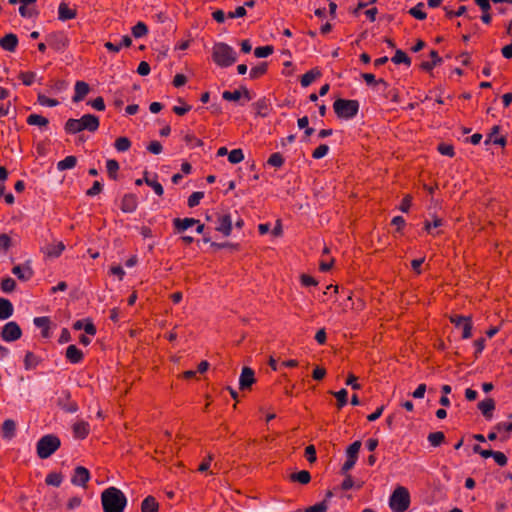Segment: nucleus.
I'll list each match as a JSON object with an SVG mask.
<instances>
[{
    "label": "nucleus",
    "instance_id": "nucleus-48",
    "mask_svg": "<svg viewBox=\"0 0 512 512\" xmlns=\"http://www.w3.org/2000/svg\"><path fill=\"white\" fill-rule=\"evenodd\" d=\"M329 152V147L328 145L326 144H321L319 147H317L313 153H312V157L314 159H321L323 157H325Z\"/></svg>",
    "mask_w": 512,
    "mask_h": 512
},
{
    "label": "nucleus",
    "instance_id": "nucleus-43",
    "mask_svg": "<svg viewBox=\"0 0 512 512\" xmlns=\"http://www.w3.org/2000/svg\"><path fill=\"white\" fill-rule=\"evenodd\" d=\"M16 287V282L11 277H6L2 280L1 290L4 293H11Z\"/></svg>",
    "mask_w": 512,
    "mask_h": 512
},
{
    "label": "nucleus",
    "instance_id": "nucleus-9",
    "mask_svg": "<svg viewBox=\"0 0 512 512\" xmlns=\"http://www.w3.org/2000/svg\"><path fill=\"white\" fill-rule=\"evenodd\" d=\"M215 229L224 236H229L232 230V218L230 214H215Z\"/></svg>",
    "mask_w": 512,
    "mask_h": 512
},
{
    "label": "nucleus",
    "instance_id": "nucleus-29",
    "mask_svg": "<svg viewBox=\"0 0 512 512\" xmlns=\"http://www.w3.org/2000/svg\"><path fill=\"white\" fill-rule=\"evenodd\" d=\"M77 163V158L75 156H67L63 160L57 163V169L59 171H64L67 169H72L75 167Z\"/></svg>",
    "mask_w": 512,
    "mask_h": 512
},
{
    "label": "nucleus",
    "instance_id": "nucleus-19",
    "mask_svg": "<svg viewBox=\"0 0 512 512\" xmlns=\"http://www.w3.org/2000/svg\"><path fill=\"white\" fill-rule=\"evenodd\" d=\"M197 223H198V220H196L194 218H184V219L175 218L173 220V224L179 233L184 232L185 230L194 226Z\"/></svg>",
    "mask_w": 512,
    "mask_h": 512
},
{
    "label": "nucleus",
    "instance_id": "nucleus-56",
    "mask_svg": "<svg viewBox=\"0 0 512 512\" xmlns=\"http://www.w3.org/2000/svg\"><path fill=\"white\" fill-rule=\"evenodd\" d=\"M11 246V239L7 234H0V251H7Z\"/></svg>",
    "mask_w": 512,
    "mask_h": 512
},
{
    "label": "nucleus",
    "instance_id": "nucleus-10",
    "mask_svg": "<svg viewBox=\"0 0 512 512\" xmlns=\"http://www.w3.org/2000/svg\"><path fill=\"white\" fill-rule=\"evenodd\" d=\"M89 479V471L85 467L78 466L74 470V475L71 478V482L76 486H85Z\"/></svg>",
    "mask_w": 512,
    "mask_h": 512
},
{
    "label": "nucleus",
    "instance_id": "nucleus-23",
    "mask_svg": "<svg viewBox=\"0 0 512 512\" xmlns=\"http://www.w3.org/2000/svg\"><path fill=\"white\" fill-rule=\"evenodd\" d=\"M33 323L36 327L42 328V336L44 338L49 337V323L50 320L48 317L42 316V317H35L33 320Z\"/></svg>",
    "mask_w": 512,
    "mask_h": 512
},
{
    "label": "nucleus",
    "instance_id": "nucleus-64",
    "mask_svg": "<svg viewBox=\"0 0 512 512\" xmlns=\"http://www.w3.org/2000/svg\"><path fill=\"white\" fill-rule=\"evenodd\" d=\"M137 72L141 76L148 75L150 73V65L145 61L140 62L139 66L137 68Z\"/></svg>",
    "mask_w": 512,
    "mask_h": 512
},
{
    "label": "nucleus",
    "instance_id": "nucleus-58",
    "mask_svg": "<svg viewBox=\"0 0 512 512\" xmlns=\"http://www.w3.org/2000/svg\"><path fill=\"white\" fill-rule=\"evenodd\" d=\"M493 458L499 466H505L507 464V457L502 452L494 451Z\"/></svg>",
    "mask_w": 512,
    "mask_h": 512
},
{
    "label": "nucleus",
    "instance_id": "nucleus-63",
    "mask_svg": "<svg viewBox=\"0 0 512 512\" xmlns=\"http://www.w3.org/2000/svg\"><path fill=\"white\" fill-rule=\"evenodd\" d=\"M102 190V184L99 181H95L92 185V187L87 191L88 196H95Z\"/></svg>",
    "mask_w": 512,
    "mask_h": 512
},
{
    "label": "nucleus",
    "instance_id": "nucleus-46",
    "mask_svg": "<svg viewBox=\"0 0 512 512\" xmlns=\"http://www.w3.org/2000/svg\"><path fill=\"white\" fill-rule=\"evenodd\" d=\"M204 197V193L203 192H200V191H197V192H193L189 198H188V201H187V204L190 208H193L195 206H197L200 202V200Z\"/></svg>",
    "mask_w": 512,
    "mask_h": 512
},
{
    "label": "nucleus",
    "instance_id": "nucleus-30",
    "mask_svg": "<svg viewBox=\"0 0 512 512\" xmlns=\"http://www.w3.org/2000/svg\"><path fill=\"white\" fill-rule=\"evenodd\" d=\"M320 76L321 72L319 70H310L301 77V85L303 87H308L317 77Z\"/></svg>",
    "mask_w": 512,
    "mask_h": 512
},
{
    "label": "nucleus",
    "instance_id": "nucleus-33",
    "mask_svg": "<svg viewBox=\"0 0 512 512\" xmlns=\"http://www.w3.org/2000/svg\"><path fill=\"white\" fill-rule=\"evenodd\" d=\"M423 8L424 3L419 2L416 6L409 10V14L418 20H424L427 17V14L422 10Z\"/></svg>",
    "mask_w": 512,
    "mask_h": 512
},
{
    "label": "nucleus",
    "instance_id": "nucleus-55",
    "mask_svg": "<svg viewBox=\"0 0 512 512\" xmlns=\"http://www.w3.org/2000/svg\"><path fill=\"white\" fill-rule=\"evenodd\" d=\"M147 150L152 154L158 155L162 152L163 147L159 141L154 140L147 146Z\"/></svg>",
    "mask_w": 512,
    "mask_h": 512
},
{
    "label": "nucleus",
    "instance_id": "nucleus-61",
    "mask_svg": "<svg viewBox=\"0 0 512 512\" xmlns=\"http://www.w3.org/2000/svg\"><path fill=\"white\" fill-rule=\"evenodd\" d=\"M356 461H357V459L347 458V460L345 461V463L343 464V466L341 468V473L343 475H346L348 473V471H350L354 467V465L356 464Z\"/></svg>",
    "mask_w": 512,
    "mask_h": 512
},
{
    "label": "nucleus",
    "instance_id": "nucleus-60",
    "mask_svg": "<svg viewBox=\"0 0 512 512\" xmlns=\"http://www.w3.org/2000/svg\"><path fill=\"white\" fill-rule=\"evenodd\" d=\"M147 185L150 186L158 196H162L164 193L163 186L156 180L147 181Z\"/></svg>",
    "mask_w": 512,
    "mask_h": 512
},
{
    "label": "nucleus",
    "instance_id": "nucleus-39",
    "mask_svg": "<svg viewBox=\"0 0 512 512\" xmlns=\"http://www.w3.org/2000/svg\"><path fill=\"white\" fill-rule=\"evenodd\" d=\"M427 439L432 446L437 447L444 441L445 435L443 432H433L428 435Z\"/></svg>",
    "mask_w": 512,
    "mask_h": 512
},
{
    "label": "nucleus",
    "instance_id": "nucleus-62",
    "mask_svg": "<svg viewBox=\"0 0 512 512\" xmlns=\"http://www.w3.org/2000/svg\"><path fill=\"white\" fill-rule=\"evenodd\" d=\"M467 319H470V316H462V315H456V316H452L450 318V321L456 326V327H461L464 322H466Z\"/></svg>",
    "mask_w": 512,
    "mask_h": 512
},
{
    "label": "nucleus",
    "instance_id": "nucleus-11",
    "mask_svg": "<svg viewBox=\"0 0 512 512\" xmlns=\"http://www.w3.org/2000/svg\"><path fill=\"white\" fill-rule=\"evenodd\" d=\"M255 382L254 371L249 367H244L239 377L240 389H248Z\"/></svg>",
    "mask_w": 512,
    "mask_h": 512
},
{
    "label": "nucleus",
    "instance_id": "nucleus-36",
    "mask_svg": "<svg viewBox=\"0 0 512 512\" xmlns=\"http://www.w3.org/2000/svg\"><path fill=\"white\" fill-rule=\"evenodd\" d=\"M361 441L357 440L353 442L347 449H346V456L347 458H354L358 459V453L361 448Z\"/></svg>",
    "mask_w": 512,
    "mask_h": 512
},
{
    "label": "nucleus",
    "instance_id": "nucleus-2",
    "mask_svg": "<svg viewBox=\"0 0 512 512\" xmlns=\"http://www.w3.org/2000/svg\"><path fill=\"white\" fill-rule=\"evenodd\" d=\"M99 118L93 114H85L80 119H69L65 123V131L76 134L83 130L95 132L99 128Z\"/></svg>",
    "mask_w": 512,
    "mask_h": 512
},
{
    "label": "nucleus",
    "instance_id": "nucleus-15",
    "mask_svg": "<svg viewBox=\"0 0 512 512\" xmlns=\"http://www.w3.org/2000/svg\"><path fill=\"white\" fill-rule=\"evenodd\" d=\"M14 313V307L10 300L0 297V320L9 319Z\"/></svg>",
    "mask_w": 512,
    "mask_h": 512
},
{
    "label": "nucleus",
    "instance_id": "nucleus-21",
    "mask_svg": "<svg viewBox=\"0 0 512 512\" xmlns=\"http://www.w3.org/2000/svg\"><path fill=\"white\" fill-rule=\"evenodd\" d=\"M16 423L12 419H7L2 424V436L4 439H12L15 436Z\"/></svg>",
    "mask_w": 512,
    "mask_h": 512
},
{
    "label": "nucleus",
    "instance_id": "nucleus-45",
    "mask_svg": "<svg viewBox=\"0 0 512 512\" xmlns=\"http://www.w3.org/2000/svg\"><path fill=\"white\" fill-rule=\"evenodd\" d=\"M255 107H256V110H257V114L259 116L265 117L267 115L268 103H267V100L265 98L260 99L259 101H257L255 103Z\"/></svg>",
    "mask_w": 512,
    "mask_h": 512
},
{
    "label": "nucleus",
    "instance_id": "nucleus-1",
    "mask_svg": "<svg viewBox=\"0 0 512 512\" xmlns=\"http://www.w3.org/2000/svg\"><path fill=\"white\" fill-rule=\"evenodd\" d=\"M104 512H123L127 505L125 494L116 487H109L101 494Z\"/></svg>",
    "mask_w": 512,
    "mask_h": 512
},
{
    "label": "nucleus",
    "instance_id": "nucleus-34",
    "mask_svg": "<svg viewBox=\"0 0 512 512\" xmlns=\"http://www.w3.org/2000/svg\"><path fill=\"white\" fill-rule=\"evenodd\" d=\"M115 148L119 152H126L131 147V141L127 137H119L116 139Z\"/></svg>",
    "mask_w": 512,
    "mask_h": 512
},
{
    "label": "nucleus",
    "instance_id": "nucleus-6",
    "mask_svg": "<svg viewBox=\"0 0 512 512\" xmlns=\"http://www.w3.org/2000/svg\"><path fill=\"white\" fill-rule=\"evenodd\" d=\"M60 444V439L57 436L47 434L38 440L37 454L41 459H47L60 447Z\"/></svg>",
    "mask_w": 512,
    "mask_h": 512
},
{
    "label": "nucleus",
    "instance_id": "nucleus-42",
    "mask_svg": "<svg viewBox=\"0 0 512 512\" xmlns=\"http://www.w3.org/2000/svg\"><path fill=\"white\" fill-rule=\"evenodd\" d=\"M38 364V358L32 353L27 352L24 358V366L26 370H31Z\"/></svg>",
    "mask_w": 512,
    "mask_h": 512
},
{
    "label": "nucleus",
    "instance_id": "nucleus-24",
    "mask_svg": "<svg viewBox=\"0 0 512 512\" xmlns=\"http://www.w3.org/2000/svg\"><path fill=\"white\" fill-rule=\"evenodd\" d=\"M142 512H157L158 511V503L153 496H147L141 504Z\"/></svg>",
    "mask_w": 512,
    "mask_h": 512
},
{
    "label": "nucleus",
    "instance_id": "nucleus-20",
    "mask_svg": "<svg viewBox=\"0 0 512 512\" xmlns=\"http://www.w3.org/2000/svg\"><path fill=\"white\" fill-rule=\"evenodd\" d=\"M66 358L71 363L76 364L83 359V353L75 345H69L66 349Z\"/></svg>",
    "mask_w": 512,
    "mask_h": 512
},
{
    "label": "nucleus",
    "instance_id": "nucleus-13",
    "mask_svg": "<svg viewBox=\"0 0 512 512\" xmlns=\"http://www.w3.org/2000/svg\"><path fill=\"white\" fill-rule=\"evenodd\" d=\"M18 45V37L14 33L6 34L0 38V47L9 52H14Z\"/></svg>",
    "mask_w": 512,
    "mask_h": 512
},
{
    "label": "nucleus",
    "instance_id": "nucleus-14",
    "mask_svg": "<svg viewBox=\"0 0 512 512\" xmlns=\"http://www.w3.org/2000/svg\"><path fill=\"white\" fill-rule=\"evenodd\" d=\"M75 94L72 98L73 102H80L84 99V97L89 93L90 87L89 85L84 81H77L75 83Z\"/></svg>",
    "mask_w": 512,
    "mask_h": 512
},
{
    "label": "nucleus",
    "instance_id": "nucleus-4",
    "mask_svg": "<svg viewBox=\"0 0 512 512\" xmlns=\"http://www.w3.org/2000/svg\"><path fill=\"white\" fill-rule=\"evenodd\" d=\"M336 115L345 120L353 119L359 111V102L357 100H348L339 98L333 104Z\"/></svg>",
    "mask_w": 512,
    "mask_h": 512
},
{
    "label": "nucleus",
    "instance_id": "nucleus-16",
    "mask_svg": "<svg viewBox=\"0 0 512 512\" xmlns=\"http://www.w3.org/2000/svg\"><path fill=\"white\" fill-rule=\"evenodd\" d=\"M12 273L22 281L29 280L33 276V270L28 264L14 266Z\"/></svg>",
    "mask_w": 512,
    "mask_h": 512
},
{
    "label": "nucleus",
    "instance_id": "nucleus-47",
    "mask_svg": "<svg viewBox=\"0 0 512 512\" xmlns=\"http://www.w3.org/2000/svg\"><path fill=\"white\" fill-rule=\"evenodd\" d=\"M267 163L270 165V166H273V167H281L284 163V159L282 157V155L280 153H273Z\"/></svg>",
    "mask_w": 512,
    "mask_h": 512
},
{
    "label": "nucleus",
    "instance_id": "nucleus-35",
    "mask_svg": "<svg viewBox=\"0 0 512 512\" xmlns=\"http://www.w3.org/2000/svg\"><path fill=\"white\" fill-rule=\"evenodd\" d=\"M63 477L60 473L52 472L46 476L45 482L48 485L59 487L62 483Z\"/></svg>",
    "mask_w": 512,
    "mask_h": 512
},
{
    "label": "nucleus",
    "instance_id": "nucleus-26",
    "mask_svg": "<svg viewBox=\"0 0 512 512\" xmlns=\"http://www.w3.org/2000/svg\"><path fill=\"white\" fill-rule=\"evenodd\" d=\"M292 482H298L300 484H308L311 480V475L307 470H301L299 472L290 475Z\"/></svg>",
    "mask_w": 512,
    "mask_h": 512
},
{
    "label": "nucleus",
    "instance_id": "nucleus-22",
    "mask_svg": "<svg viewBox=\"0 0 512 512\" xmlns=\"http://www.w3.org/2000/svg\"><path fill=\"white\" fill-rule=\"evenodd\" d=\"M76 17L75 11L71 10L65 2H61L58 7V18L61 21H67Z\"/></svg>",
    "mask_w": 512,
    "mask_h": 512
},
{
    "label": "nucleus",
    "instance_id": "nucleus-18",
    "mask_svg": "<svg viewBox=\"0 0 512 512\" xmlns=\"http://www.w3.org/2000/svg\"><path fill=\"white\" fill-rule=\"evenodd\" d=\"M478 408L486 419H491L492 412L495 409V402L492 398H487L478 403Z\"/></svg>",
    "mask_w": 512,
    "mask_h": 512
},
{
    "label": "nucleus",
    "instance_id": "nucleus-31",
    "mask_svg": "<svg viewBox=\"0 0 512 512\" xmlns=\"http://www.w3.org/2000/svg\"><path fill=\"white\" fill-rule=\"evenodd\" d=\"M391 60L395 64H405L407 66L411 65V59L401 49H397L395 51V55L392 57Z\"/></svg>",
    "mask_w": 512,
    "mask_h": 512
},
{
    "label": "nucleus",
    "instance_id": "nucleus-40",
    "mask_svg": "<svg viewBox=\"0 0 512 512\" xmlns=\"http://www.w3.org/2000/svg\"><path fill=\"white\" fill-rule=\"evenodd\" d=\"M244 159V153L242 149H233L228 154V160L232 164H237L243 161Z\"/></svg>",
    "mask_w": 512,
    "mask_h": 512
},
{
    "label": "nucleus",
    "instance_id": "nucleus-7",
    "mask_svg": "<svg viewBox=\"0 0 512 512\" xmlns=\"http://www.w3.org/2000/svg\"><path fill=\"white\" fill-rule=\"evenodd\" d=\"M22 330L20 326L14 322H7L1 330V338L6 342H13L21 338Z\"/></svg>",
    "mask_w": 512,
    "mask_h": 512
},
{
    "label": "nucleus",
    "instance_id": "nucleus-27",
    "mask_svg": "<svg viewBox=\"0 0 512 512\" xmlns=\"http://www.w3.org/2000/svg\"><path fill=\"white\" fill-rule=\"evenodd\" d=\"M27 123L32 126H39V127H47L49 124V121L47 118L38 115V114H30L27 117Z\"/></svg>",
    "mask_w": 512,
    "mask_h": 512
},
{
    "label": "nucleus",
    "instance_id": "nucleus-54",
    "mask_svg": "<svg viewBox=\"0 0 512 512\" xmlns=\"http://www.w3.org/2000/svg\"><path fill=\"white\" fill-rule=\"evenodd\" d=\"M462 327V338L468 339L472 335V323L471 318L467 319L466 322L461 326Z\"/></svg>",
    "mask_w": 512,
    "mask_h": 512
},
{
    "label": "nucleus",
    "instance_id": "nucleus-44",
    "mask_svg": "<svg viewBox=\"0 0 512 512\" xmlns=\"http://www.w3.org/2000/svg\"><path fill=\"white\" fill-rule=\"evenodd\" d=\"M333 395L337 399V406L338 408H342L347 404V396L348 392L346 389H341L338 392H334Z\"/></svg>",
    "mask_w": 512,
    "mask_h": 512
},
{
    "label": "nucleus",
    "instance_id": "nucleus-53",
    "mask_svg": "<svg viewBox=\"0 0 512 512\" xmlns=\"http://www.w3.org/2000/svg\"><path fill=\"white\" fill-rule=\"evenodd\" d=\"M222 97L227 101H238L242 97V93L238 90H235L233 92L224 91L222 93Z\"/></svg>",
    "mask_w": 512,
    "mask_h": 512
},
{
    "label": "nucleus",
    "instance_id": "nucleus-25",
    "mask_svg": "<svg viewBox=\"0 0 512 512\" xmlns=\"http://www.w3.org/2000/svg\"><path fill=\"white\" fill-rule=\"evenodd\" d=\"M73 432L78 438H85L89 433V424L84 421L77 422L73 425Z\"/></svg>",
    "mask_w": 512,
    "mask_h": 512
},
{
    "label": "nucleus",
    "instance_id": "nucleus-28",
    "mask_svg": "<svg viewBox=\"0 0 512 512\" xmlns=\"http://www.w3.org/2000/svg\"><path fill=\"white\" fill-rule=\"evenodd\" d=\"M431 58H433V62H423L421 64V68L425 71H431L436 65L442 63L443 59L438 55L437 51L432 50L430 52Z\"/></svg>",
    "mask_w": 512,
    "mask_h": 512
},
{
    "label": "nucleus",
    "instance_id": "nucleus-17",
    "mask_svg": "<svg viewBox=\"0 0 512 512\" xmlns=\"http://www.w3.org/2000/svg\"><path fill=\"white\" fill-rule=\"evenodd\" d=\"M65 246L62 242L48 243L42 247V251L49 257H58Z\"/></svg>",
    "mask_w": 512,
    "mask_h": 512
},
{
    "label": "nucleus",
    "instance_id": "nucleus-12",
    "mask_svg": "<svg viewBox=\"0 0 512 512\" xmlns=\"http://www.w3.org/2000/svg\"><path fill=\"white\" fill-rule=\"evenodd\" d=\"M138 206L137 197L134 194H125L121 200V210L124 213H133Z\"/></svg>",
    "mask_w": 512,
    "mask_h": 512
},
{
    "label": "nucleus",
    "instance_id": "nucleus-3",
    "mask_svg": "<svg viewBox=\"0 0 512 512\" xmlns=\"http://www.w3.org/2000/svg\"><path fill=\"white\" fill-rule=\"evenodd\" d=\"M212 58L218 66L229 67L237 61V52L230 45L218 42L212 48Z\"/></svg>",
    "mask_w": 512,
    "mask_h": 512
},
{
    "label": "nucleus",
    "instance_id": "nucleus-57",
    "mask_svg": "<svg viewBox=\"0 0 512 512\" xmlns=\"http://www.w3.org/2000/svg\"><path fill=\"white\" fill-rule=\"evenodd\" d=\"M88 104L97 111L105 110V103L102 97H97L96 99L89 101Z\"/></svg>",
    "mask_w": 512,
    "mask_h": 512
},
{
    "label": "nucleus",
    "instance_id": "nucleus-8",
    "mask_svg": "<svg viewBox=\"0 0 512 512\" xmlns=\"http://www.w3.org/2000/svg\"><path fill=\"white\" fill-rule=\"evenodd\" d=\"M46 41L50 47L58 52L64 51L69 44V39L64 32H53L47 35Z\"/></svg>",
    "mask_w": 512,
    "mask_h": 512
},
{
    "label": "nucleus",
    "instance_id": "nucleus-49",
    "mask_svg": "<svg viewBox=\"0 0 512 512\" xmlns=\"http://www.w3.org/2000/svg\"><path fill=\"white\" fill-rule=\"evenodd\" d=\"M328 503L326 500H323L311 507H308L304 512H327Z\"/></svg>",
    "mask_w": 512,
    "mask_h": 512
},
{
    "label": "nucleus",
    "instance_id": "nucleus-32",
    "mask_svg": "<svg viewBox=\"0 0 512 512\" xmlns=\"http://www.w3.org/2000/svg\"><path fill=\"white\" fill-rule=\"evenodd\" d=\"M148 33V27L144 22L139 21L135 26L132 27V35L136 38H142Z\"/></svg>",
    "mask_w": 512,
    "mask_h": 512
},
{
    "label": "nucleus",
    "instance_id": "nucleus-50",
    "mask_svg": "<svg viewBox=\"0 0 512 512\" xmlns=\"http://www.w3.org/2000/svg\"><path fill=\"white\" fill-rule=\"evenodd\" d=\"M38 102L42 106H48V107H55V106H57L59 104L58 100L50 99V98L46 97L43 94H39L38 95Z\"/></svg>",
    "mask_w": 512,
    "mask_h": 512
},
{
    "label": "nucleus",
    "instance_id": "nucleus-52",
    "mask_svg": "<svg viewBox=\"0 0 512 512\" xmlns=\"http://www.w3.org/2000/svg\"><path fill=\"white\" fill-rule=\"evenodd\" d=\"M19 76L22 79L24 85L30 86V85H32V83L34 82V80L36 78V73H34V72H21Z\"/></svg>",
    "mask_w": 512,
    "mask_h": 512
},
{
    "label": "nucleus",
    "instance_id": "nucleus-38",
    "mask_svg": "<svg viewBox=\"0 0 512 512\" xmlns=\"http://www.w3.org/2000/svg\"><path fill=\"white\" fill-rule=\"evenodd\" d=\"M273 51H274V48L271 45L260 46L254 50V55L257 58H266V57L270 56L273 53Z\"/></svg>",
    "mask_w": 512,
    "mask_h": 512
},
{
    "label": "nucleus",
    "instance_id": "nucleus-51",
    "mask_svg": "<svg viewBox=\"0 0 512 512\" xmlns=\"http://www.w3.org/2000/svg\"><path fill=\"white\" fill-rule=\"evenodd\" d=\"M438 151L445 156L453 157L454 156V148L452 145L446 143H440L438 145Z\"/></svg>",
    "mask_w": 512,
    "mask_h": 512
},
{
    "label": "nucleus",
    "instance_id": "nucleus-5",
    "mask_svg": "<svg viewBox=\"0 0 512 512\" xmlns=\"http://www.w3.org/2000/svg\"><path fill=\"white\" fill-rule=\"evenodd\" d=\"M410 505V494L407 488L398 486L389 498V507L393 512H404Z\"/></svg>",
    "mask_w": 512,
    "mask_h": 512
},
{
    "label": "nucleus",
    "instance_id": "nucleus-59",
    "mask_svg": "<svg viewBox=\"0 0 512 512\" xmlns=\"http://www.w3.org/2000/svg\"><path fill=\"white\" fill-rule=\"evenodd\" d=\"M305 455L307 457V460L310 462V463H313L316 461V449L313 445H309L306 447L305 449Z\"/></svg>",
    "mask_w": 512,
    "mask_h": 512
},
{
    "label": "nucleus",
    "instance_id": "nucleus-37",
    "mask_svg": "<svg viewBox=\"0 0 512 512\" xmlns=\"http://www.w3.org/2000/svg\"><path fill=\"white\" fill-rule=\"evenodd\" d=\"M267 66H268L267 62H262L258 66L253 67L249 73L250 78L256 79V78L260 77L261 75L265 74L267 71Z\"/></svg>",
    "mask_w": 512,
    "mask_h": 512
},
{
    "label": "nucleus",
    "instance_id": "nucleus-41",
    "mask_svg": "<svg viewBox=\"0 0 512 512\" xmlns=\"http://www.w3.org/2000/svg\"><path fill=\"white\" fill-rule=\"evenodd\" d=\"M106 168L109 176L112 179L117 178V171L119 170V163L114 159H109L106 162Z\"/></svg>",
    "mask_w": 512,
    "mask_h": 512
}]
</instances>
